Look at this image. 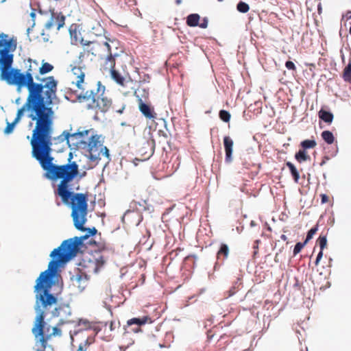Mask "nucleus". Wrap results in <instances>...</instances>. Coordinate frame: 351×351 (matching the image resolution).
Returning a JSON list of instances; mask_svg holds the SVG:
<instances>
[{"mask_svg":"<svg viewBox=\"0 0 351 351\" xmlns=\"http://www.w3.org/2000/svg\"><path fill=\"white\" fill-rule=\"evenodd\" d=\"M65 241L61 247L54 249L50 254L52 260L48 265V269L40 273L36 280L34 286L35 306L36 313L34 326L32 329L37 342H39L43 348H46L47 342L53 337H60L62 330L60 326L70 321H64L61 319L57 325L52 328V332L48 333L49 328H45V316L51 312L53 317L62 316V312L66 313L69 310L68 306H59L53 307L57 304L58 298L51 293V288L54 284L53 278L57 276L58 269L62 265L66 263L75 255L77 244L69 243Z\"/></svg>","mask_w":351,"mask_h":351,"instance_id":"1","label":"nucleus"},{"mask_svg":"<svg viewBox=\"0 0 351 351\" xmlns=\"http://www.w3.org/2000/svg\"><path fill=\"white\" fill-rule=\"evenodd\" d=\"M24 112L27 113L28 118L36 122L30 140L32 155L38 161L41 167H47V162L54 159L51 156L53 110L52 108L36 106L33 103L28 104V101H26L18 110L14 120L12 123L7 122L4 134H9L13 132Z\"/></svg>","mask_w":351,"mask_h":351,"instance_id":"2","label":"nucleus"},{"mask_svg":"<svg viewBox=\"0 0 351 351\" xmlns=\"http://www.w3.org/2000/svg\"><path fill=\"white\" fill-rule=\"evenodd\" d=\"M47 167L42 168L45 171V176L50 180H60L55 194L61 197L62 202L69 205L71 208V217L76 229L85 230L84 224L88 215V193H73L69 183L78 175L79 167L75 162L56 165L49 160Z\"/></svg>","mask_w":351,"mask_h":351,"instance_id":"3","label":"nucleus"},{"mask_svg":"<svg viewBox=\"0 0 351 351\" xmlns=\"http://www.w3.org/2000/svg\"><path fill=\"white\" fill-rule=\"evenodd\" d=\"M25 71L12 68L9 72V78L5 81L8 85L16 86L17 89L25 87L28 90L26 101L28 104L33 103L43 107L51 108L50 106L56 98L58 81L53 76L40 78L39 62L28 58L25 62Z\"/></svg>","mask_w":351,"mask_h":351,"instance_id":"4","label":"nucleus"},{"mask_svg":"<svg viewBox=\"0 0 351 351\" xmlns=\"http://www.w3.org/2000/svg\"><path fill=\"white\" fill-rule=\"evenodd\" d=\"M88 140V147L89 158L92 162L98 163L99 160L106 158L110 160L109 150L99 141V136L93 134V130L79 129L77 132L71 134L68 131H64L58 137V142L66 141L69 147H78L79 144L85 143V139Z\"/></svg>","mask_w":351,"mask_h":351,"instance_id":"5","label":"nucleus"},{"mask_svg":"<svg viewBox=\"0 0 351 351\" xmlns=\"http://www.w3.org/2000/svg\"><path fill=\"white\" fill-rule=\"evenodd\" d=\"M106 87L97 81L93 87L79 97L80 101H85L89 109L106 112L110 108L112 111L122 114L125 108V100L117 99L112 101L105 94Z\"/></svg>","mask_w":351,"mask_h":351,"instance_id":"6","label":"nucleus"},{"mask_svg":"<svg viewBox=\"0 0 351 351\" xmlns=\"http://www.w3.org/2000/svg\"><path fill=\"white\" fill-rule=\"evenodd\" d=\"M16 44L12 39H8V36L3 33L0 34V80L5 81L9 78L14 62L12 52L15 51Z\"/></svg>","mask_w":351,"mask_h":351,"instance_id":"7","label":"nucleus"},{"mask_svg":"<svg viewBox=\"0 0 351 351\" xmlns=\"http://www.w3.org/2000/svg\"><path fill=\"white\" fill-rule=\"evenodd\" d=\"M71 78L72 80V83L75 84L78 89L81 90L82 92L78 95V97L82 95L83 93L86 92L87 90L90 89L93 86L90 88L86 87V83L84 82L86 73L84 71L85 66L79 64L78 66L71 65Z\"/></svg>","mask_w":351,"mask_h":351,"instance_id":"8","label":"nucleus"},{"mask_svg":"<svg viewBox=\"0 0 351 351\" xmlns=\"http://www.w3.org/2000/svg\"><path fill=\"white\" fill-rule=\"evenodd\" d=\"M106 263L104 257L99 253L96 255H91L88 258L83 259V267L86 272L90 274H96L104 266Z\"/></svg>","mask_w":351,"mask_h":351,"instance_id":"9","label":"nucleus"},{"mask_svg":"<svg viewBox=\"0 0 351 351\" xmlns=\"http://www.w3.org/2000/svg\"><path fill=\"white\" fill-rule=\"evenodd\" d=\"M104 49L106 51V54L100 56L101 69L104 72H108L115 69L116 58L118 57V54L112 53L111 47L107 42L104 43Z\"/></svg>","mask_w":351,"mask_h":351,"instance_id":"10","label":"nucleus"},{"mask_svg":"<svg viewBox=\"0 0 351 351\" xmlns=\"http://www.w3.org/2000/svg\"><path fill=\"white\" fill-rule=\"evenodd\" d=\"M82 44L85 47L83 49V51L79 54V64H82L86 58L88 57L90 55L93 56H100L99 50L101 48H104V44L100 45L99 43L95 42H88L83 43V40H82Z\"/></svg>","mask_w":351,"mask_h":351,"instance_id":"11","label":"nucleus"},{"mask_svg":"<svg viewBox=\"0 0 351 351\" xmlns=\"http://www.w3.org/2000/svg\"><path fill=\"white\" fill-rule=\"evenodd\" d=\"M65 16L62 12H56L51 11V16L49 21L45 23V27L47 30L56 29L59 30L64 25Z\"/></svg>","mask_w":351,"mask_h":351,"instance_id":"12","label":"nucleus"},{"mask_svg":"<svg viewBox=\"0 0 351 351\" xmlns=\"http://www.w3.org/2000/svg\"><path fill=\"white\" fill-rule=\"evenodd\" d=\"M152 320L149 316H143L142 317H134L127 322L129 326L135 325L136 326L132 328L134 332H138L141 331V326L147 323H152Z\"/></svg>","mask_w":351,"mask_h":351,"instance_id":"13","label":"nucleus"},{"mask_svg":"<svg viewBox=\"0 0 351 351\" xmlns=\"http://www.w3.org/2000/svg\"><path fill=\"white\" fill-rule=\"evenodd\" d=\"M85 229H86V230H85L84 231L88 230V234H86L85 236H84L83 237H73V238H71V239H67V240H65V241H64L61 243V245H60L57 248V249H58V248L61 247H62V244H63L65 241H69L67 242V243H68V244H69V243H75V244H77V247H76V252L75 253V255H73V256H72L69 260H71L73 257H74V256L76 255V254H77V251H78V250H79V246L82 244V240H83V239H87V238H88V237H90V236H93V235H95V234L97 233V230H96V228H88V229L85 228Z\"/></svg>","mask_w":351,"mask_h":351,"instance_id":"14","label":"nucleus"},{"mask_svg":"<svg viewBox=\"0 0 351 351\" xmlns=\"http://www.w3.org/2000/svg\"><path fill=\"white\" fill-rule=\"evenodd\" d=\"M73 285L82 291L88 285V278L84 274H76L71 278Z\"/></svg>","mask_w":351,"mask_h":351,"instance_id":"15","label":"nucleus"},{"mask_svg":"<svg viewBox=\"0 0 351 351\" xmlns=\"http://www.w3.org/2000/svg\"><path fill=\"white\" fill-rule=\"evenodd\" d=\"M233 143V141L230 136H226L223 138V145L226 152L225 160L228 163L231 162L232 160V155Z\"/></svg>","mask_w":351,"mask_h":351,"instance_id":"16","label":"nucleus"},{"mask_svg":"<svg viewBox=\"0 0 351 351\" xmlns=\"http://www.w3.org/2000/svg\"><path fill=\"white\" fill-rule=\"evenodd\" d=\"M139 110L142 114L149 119H154L156 118V114L154 112V109L150 106L146 104L140 100Z\"/></svg>","mask_w":351,"mask_h":351,"instance_id":"17","label":"nucleus"},{"mask_svg":"<svg viewBox=\"0 0 351 351\" xmlns=\"http://www.w3.org/2000/svg\"><path fill=\"white\" fill-rule=\"evenodd\" d=\"M317 243L319 245L320 251L318 253L316 260H315V264L316 266L319 265V261L323 256V250L327 246L326 235H324V234H321L317 240Z\"/></svg>","mask_w":351,"mask_h":351,"instance_id":"18","label":"nucleus"},{"mask_svg":"<svg viewBox=\"0 0 351 351\" xmlns=\"http://www.w3.org/2000/svg\"><path fill=\"white\" fill-rule=\"evenodd\" d=\"M229 247L227 244L221 243L217 253V259L221 263H223L224 261L228 258L229 255Z\"/></svg>","mask_w":351,"mask_h":351,"instance_id":"19","label":"nucleus"},{"mask_svg":"<svg viewBox=\"0 0 351 351\" xmlns=\"http://www.w3.org/2000/svg\"><path fill=\"white\" fill-rule=\"evenodd\" d=\"M110 73L112 79L116 82V83L121 86H125V78L117 71L115 69L108 71Z\"/></svg>","mask_w":351,"mask_h":351,"instance_id":"20","label":"nucleus"},{"mask_svg":"<svg viewBox=\"0 0 351 351\" xmlns=\"http://www.w3.org/2000/svg\"><path fill=\"white\" fill-rule=\"evenodd\" d=\"M199 19L198 14H191L186 18V24L189 27H196L199 25Z\"/></svg>","mask_w":351,"mask_h":351,"instance_id":"21","label":"nucleus"},{"mask_svg":"<svg viewBox=\"0 0 351 351\" xmlns=\"http://www.w3.org/2000/svg\"><path fill=\"white\" fill-rule=\"evenodd\" d=\"M319 117L324 122L330 123L333 120V114L330 112L321 109L319 112Z\"/></svg>","mask_w":351,"mask_h":351,"instance_id":"22","label":"nucleus"},{"mask_svg":"<svg viewBox=\"0 0 351 351\" xmlns=\"http://www.w3.org/2000/svg\"><path fill=\"white\" fill-rule=\"evenodd\" d=\"M295 160L301 163L302 162L309 160L311 159L310 156L307 154L306 150L300 149L295 155Z\"/></svg>","mask_w":351,"mask_h":351,"instance_id":"23","label":"nucleus"},{"mask_svg":"<svg viewBox=\"0 0 351 351\" xmlns=\"http://www.w3.org/2000/svg\"><path fill=\"white\" fill-rule=\"evenodd\" d=\"M53 66L49 62H43L39 64V75H45L51 72L53 69Z\"/></svg>","mask_w":351,"mask_h":351,"instance_id":"24","label":"nucleus"},{"mask_svg":"<svg viewBox=\"0 0 351 351\" xmlns=\"http://www.w3.org/2000/svg\"><path fill=\"white\" fill-rule=\"evenodd\" d=\"M300 146L302 149L306 150L315 148L317 146V143L314 139H306L300 143Z\"/></svg>","mask_w":351,"mask_h":351,"instance_id":"25","label":"nucleus"},{"mask_svg":"<svg viewBox=\"0 0 351 351\" xmlns=\"http://www.w3.org/2000/svg\"><path fill=\"white\" fill-rule=\"evenodd\" d=\"M322 139L328 144H332L334 143L335 137L333 134L328 130L323 131L321 134Z\"/></svg>","mask_w":351,"mask_h":351,"instance_id":"26","label":"nucleus"},{"mask_svg":"<svg viewBox=\"0 0 351 351\" xmlns=\"http://www.w3.org/2000/svg\"><path fill=\"white\" fill-rule=\"evenodd\" d=\"M286 165L289 169L291 173L293 178L294 181L296 183L298 182V180L300 178V175H299V173H298L297 169L294 166V165L293 163H291V162H287L286 163Z\"/></svg>","mask_w":351,"mask_h":351,"instance_id":"27","label":"nucleus"},{"mask_svg":"<svg viewBox=\"0 0 351 351\" xmlns=\"http://www.w3.org/2000/svg\"><path fill=\"white\" fill-rule=\"evenodd\" d=\"M342 77L345 82H351V62H349V64L345 67Z\"/></svg>","mask_w":351,"mask_h":351,"instance_id":"28","label":"nucleus"},{"mask_svg":"<svg viewBox=\"0 0 351 351\" xmlns=\"http://www.w3.org/2000/svg\"><path fill=\"white\" fill-rule=\"evenodd\" d=\"M219 118L226 123H228L231 117L230 112L225 110H221L219 111Z\"/></svg>","mask_w":351,"mask_h":351,"instance_id":"29","label":"nucleus"},{"mask_svg":"<svg viewBox=\"0 0 351 351\" xmlns=\"http://www.w3.org/2000/svg\"><path fill=\"white\" fill-rule=\"evenodd\" d=\"M237 9L241 13H246L249 11L250 6L247 3L243 1H240L237 5Z\"/></svg>","mask_w":351,"mask_h":351,"instance_id":"30","label":"nucleus"},{"mask_svg":"<svg viewBox=\"0 0 351 351\" xmlns=\"http://www.w3.org/2000/svg\"><path fill=\"white\" fill-rule=\"evenodd\" d=\"M318 226L316 225L315 227L312 228L307 232L306 238L305 239V243H308L313 237V235L317 232Z\"/></svg>","mask_w":351,"mask_h":351,"instance_id":"31","label":"nucleus"},{"mask_svg":"<svg viewBox=\"0 0 351 351\" xmlns=\"http://www.w3.org/2000/svg\"><path fill=\"white\" fill-rule=\"evenodd\" d=\"M306 243H305V241L304 243H297L293 249V255L295 256L296 254H298L302 250V249L306 245Z\"/></svg>","mask_w":351,"mask_h":351,"instance_id":"32","label":"nucleus"},{"mask_svg":"<svg viewBox=\"0 0 351 351\" xmlns=\"http://www.w3.org/2000/svg\"><path fill=\"white\" fill-rule=\"evenodd\" d=\"M147 147H150V151H149V153H147V158H149L150 156H152V155L153 154V153H154V150H153V149L151 147V143H150L149 141H146V142L143 144V149H145V148H147ZM144 154H147V152H145Z\"/></svg>","mask_w":351,"mask_h":351,"instance_id":"33","label":"nucleus"},{"mask_svg":"<svg viewBox=\"0 0 351 351\" xmlns=\"http://www.w3.org/2000/svg\"><path fill=\"white\" fill-rule=\"evenodd\" d=\"M285 66L289 70H291V71L296 70V67H295L294 63L291 61H287L285 63Z\"/></svg>","mask_w":351,"mask_h":351,"instance_id":"34","label":"nucleus"},{"mask_svg":"<svg viewBox=\"0 0 351 351\" xmlns=\"http://www.w3.org/2000/svg\"><path fill=\"white\" fill-rule=\"evenodd\" d=\"M320 197L322 204H326L329 202V197L326 194H321Z\"/></svg>","mask_w":351,"mask_h":351,"instance_id":"35","label":"nucleus"},{"mask_svg":"<svg viewBox=\"0 0 351 351\" xmlns=\"http://www.w3.org/2000/svg\"><path fill=\"white\" fill-rule=\"evenodd\" d=\"M198 26L201 28L205 29L208 27V19L207 18H204L202 22L199 23Z\"/></svg>","mask_w":351,"mask_h":351,"instance_id":"36","label":"nucleus"},{"mask_svg":"<svg viewBox=\"0 0 351 351\" xmlns=\"http://www.w3.org/2000/svg\"><path fill=\"white\" fill-rule=\"evenodd\" d=\"M281 239H282L283 241H287V237L286 235L285 234H282L281 237H280Z\"/></svg>","mask_w":351,"mask_h":351,"instance_id":"37","label":"nucleus"},{"mask_svg":"<svg viewBox=\"0 0 351 351\" xmlns=\"http://www.w3.org/2000/svg\"><path fill=\"white\" fill-rule=\"evenodd\" d=\"M30 16L32 19H34L35 16H36V13L34 12V11H32L31 13H30Z\"/></svg>","mask_w":351,"mask_h":351,"instance_id":"38","label":"nucleus"},{"mask_svg":"<svg viewBox=\"0 0 351 351\" xmlns=\"http://www.w3.org/2000/svg\"><path fill=\"white\" fill-rule=\"evenodd\" d=\"M229 292H230L229 296H231V295H232L233 294H234L235 291H234V290H232H232H230V291H229Z\"/></svg>","mask_w":351,"mask_h":351,"instance_id":"39","label":"nucleus"},{"mask_svg":"<svg viewBox=\"0 0 351 351\" xmlns=\"http://www.w3.org/2000/svg\"><path fill=\"white\" fill-rule=\"evenodd\" d=\"M77 351H83V346L82 344L80 345Z\"/></svg>","mask_w":351,"mask_h":351,"instance_id":"40","label":"nucleus"},{"mask_svg":"<svg viewBox=\"0 0 351 351\" xmlns=\"http://www.w3.org/2000/svg\"><path fill=\"white\" fill-rule=\"evenodd\" d=\"M45 349H46V348H43L41 347V349H38L36 351H45Z\"/></svg>","mask_w":351,"mask_h":351,"instance_id":"41","label":"nucleus"},{"mask_svg":"<svg viewBox=\"0 0 351 351\" xmlns=\"http://www.w3.org/2000/svg\"><path fill=\"white\" fill-rule=\"evenodd\" d=\"M180 2H181V0H177V1H176V3H180Z\"/></svg>","mask_w":351,"mask_h":351,"instance_id":"42","label":"nucleus"},{"mask_svg":"<svg viewBox=\"0 0 351 351\" xmlns=\"http://www.w3.org/2000/svg\"><path fill=\"white\" fill-rule=\"evenodd\" d=\"M324 163H325V162H324V161H322V162H321V164H320V165H323Z\"/></svg>","mask_w":351,"mask_h":351,"instance_id":"43","label":"nucleus"},{"mask_svg":"<svg viewBox=\"0 0 351 351\" xmlns=\"http://www.w3.org/2000/svg\"><path fill=\"white\" fill-rule=\"evenodd\" d=\"M71 158H72V154H70L69 160H71Z\"/></svg>","mask_w":351,"mask_h":351,"instance_id":"44","label":"nucleus"},{"mask_svg":"<svg viewBox=\"0 0 351 351\" xmlns=\"http://www.w3.org/2000/svg\"><path fill=\"white\" fill-rule=\"evenodd\" d=\"M57 205H58V206H60V202H58V203H57Z\"/></svg>","mask_w":351,"mask_h":351,"instance_id":"45","label":"nucleus"}]
</instances>
